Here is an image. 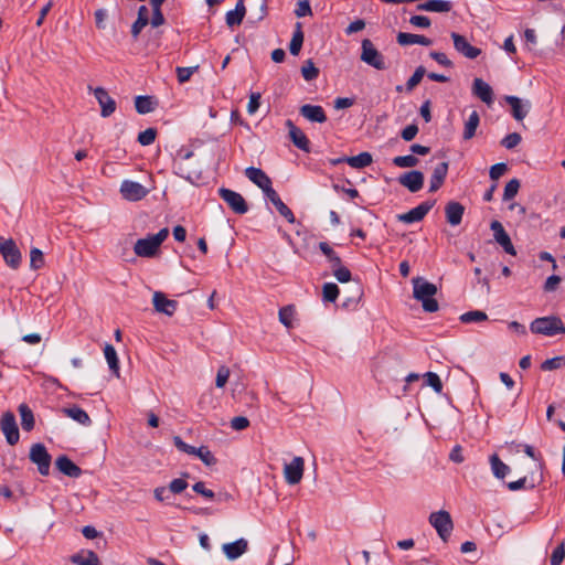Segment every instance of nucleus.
Returning <instances> with one entry per match:
<instances>
[{"label":"nucleus","instance_id":"obj_47","mask_svg":"<svg viewBox=\"0 0 565 565\" xmlns=\"http://www.w3.org/2000/svg\"><path fill=\"white\" fill-rule=\"evenodd\" d=\"M301 75L308 82L313 81L318 77L319 68L316 67L312 60L305 61L303 65L301 66Z\"/></svg>","mask_w":565,"mask_h":565},{"label":"nucleus","instance_id":"obj_22","mask_svg":"<svg viewBox=\"0 0 565 565\" xmlns=\"http://www.w3.org/2000/svg\"><path fill=\"white\" fill-rule=\"evenodd\" d=\"M505 102L511 106V113L515 120L521 121L523 120L531 108V103L525 102L516 96H507Z\"/></svg>","mask_w":565,"mask_h":565},{"label":"nucleus","instance_id":"obj_46","mask_svg":"<svg viewBox=\"0 0 565 565\" xmlns=\"http://www.w3.org/2000/svg\"><path fill=\"white\" fill-rule=\"evenodd\" d=\"M418 162V158L414 154L397 156L393 158V164L398 168H414Z\"/></svg>","mask_w":565,"mask_h":565},{"label":"nucleus","instance_id":"obj_11","mask_svg":"<svg viewBox=\"0 0 565 565\" xmlns=\"http://www.w3.org/2000/svg\"><path fill=\"white\" fill-rule=\"evenodd\" d=\"M398 183L409 192L416 193L424 186V173L419 170H411L398 177Z\"/></svg>","mask_w":565,"mask_h":565},{"label":"nucleus","instance_id":"obj_15","mask_svg":"<svg viewBox=\"0 0 565 565\" xmlns=\"http://www.w3.org/2000/svg\"><path fill=\"white\" fill-rule=\"evenodd\" d=\"M94 95L100 106L102 117L106 118L114 114L116 110V102L104 87L95 88Z\"/></svg>","mask_w":565,"mask_h":565},{"label":"nucleus","instance_id":"obj_28","mask_svg":"<svg viewBox=\"0 0 565 565\" xmlns=\"http://www.w3.org/2000/svg\"><path fill=\"white\" fill-rule=\"evenodd\" d=\"M463 213L465 206L459 202L450 201L445 206L446 220L452 226L461 223Z\"/></svg>","mask_w":565,"mask_h":565},{"label":"nucleus","instance_id":"obj_6","mask_svg":"<svg viewBox=\"0 0 565 565\" xmlns=\"http://www.w3.org/2000/svg\"><path fill=\"white\" fill-rule=\"evenodd\" d=\"M218 195L234 213L239 215L247 213L248 204L241 193L221 188L218 189Z\"/></svg>","mask_w":565,"mask_h":565},{"label":"nucleus","instance_id":"obj_41","mask_svg":"<svg viewBox=\"0 0 565 565\" xmlns=\"http://www.w3.org/2000/svg\"><path fill=\"white\" fill-rule=\"evenodd\" d=\"M135 107L138 114H148L154 110L156 103L150 96H137L135 98Z\"/></svg>","mask_w":565,"mask_h":565},{"label":"nucleus","instance_id":"obj_4","mask_svg":"<svg viewBox=\"0 0 565 565\" xmlns=\"http://www.w3.org/2000/svg\"><path fill=\"white\" fill-rule=\"evenodd\" d=\"M360 60L377 71L387 68L385 56L374 46L370 39L362 40Z\"/></svg>","mask_w":565,"mask_h":565},{"label":"nucleus","instance_id":"obj_61","mask_svg":"<svg viewBox=\"0 0 565 565\" xmlns=\"http://www.w3.org/2000/svg\"><path fill=\"white\" fill-rule=\"evenodd\" d=\"M173 444L182 452H185L188 455H193V456L196 455L198 448L184 443L180 436L173 437Z\"/></svg>","mask_w":565,"mask_h":565},{"label":"nucleus","instance_id":"obj_59","mask_svg":"<svg viewBox=\"0 0 565 565\" xmlns=\"http://www.w3.org/2000/svg\"><path fill=\"white\" fill-rule=\"evenodd\" d=\"M521 140L522 138L520 134L511 132L501 140V146L510 150L515 148L521 142Z\"/></svg>","mask_w":565,"mask_h":565},{"label":"nucleus","instance_id":"obj_62","mask_svg":"<svg viewBox=\"0 0 565 565\" xmlns=\"http://www.w3.org/2000/svg\"><path fill=\"white\" fill-rule=\"evenodd\" d=\"M565 558V544L562 542L551 555V565H561Z\"/></svg>","mask_w":565,"mask_h":565},{"label":"nucleus","instance_id":"obj_13","mask_svg":"<svg viewBox=\"0 0 565 565\" xmlns=\"http://www.w3.org/2000/svg\"><path fill=\"white\" fill-rule=\"evenodd\" d=\"M490 228L493 232L495 242L504 249L507 254L514 256L516 254L515 248L503 225L499 221H492Z\"/></svg>","mask_w":565,"mask_h":565},{"label":"nucleus","instance_id":"obj_21","mask_svg":"<svg viewBox=\"0 0 565 565\" xmlns=\"http://www.w3.org/2000/svg\"><path fill=\"white\" fill-rule=\"evenodd\" d=\"M266 198L274 204L278 213L287 220L288 223L294 224L296 217L292 211L281 201L278 193L271 188L265 193Z\"/></svg>","mask_w":565,"mask_h":565},{"label":"nucleus","instance_id":"obj_50","mask_svg":"<svg viewBox=\"0 0 565 565\" xmlns=\"http://www.w3.org/2000/svg\"><path fill=\"white\" fill-rule=\"evenodd\" d=\"M279 321L286 327V328H291L292 327V319H294V316H295V309H294V306H286V307H282L280 310H279Z\"/></svg>","mask_w":565,"mask_h":565},{"label":"nucleus","instance_id":"obj_10","mask_svg":"<svg viewBox=\"0 0 565 565\" xmlns=\"http://www.w3.org/2000/svg\"><path fill=\"white\" fill-rule=\"evenodd\" d=\"M305 470V460L302 457H295L291 462L284 467V477L288 484H297L301 481Z\"/></svg>","mask_w":565,"mask_h":565},{"label":"nucleus","instance_id":"obj_40","mask_svg":"<svg viewBox=\"0 0 565 565\" xmlns=\"http://www.w3.org/2000/svg\"><path fill=\"white\" fill-rule=\"evenodd\" d=\"M373 162L372 154L370 152H361L358 156L348 157L347 163L355 169H363L369 167Z\"/></svg>","mask_w":565,"mask_h":565},{"label":"nucleus","instance_id":"obj_54","mask_svg":"<svg viewBox=\"0 0 565 565\" xmlns=\"http://www.w3.org/2000/svg\"><path fill=\"white\" fill-rule=\"evenodd\" d=\"M157 137V129L156 128H147L146 130L139 132L138 135V142L141 146H150L154 142Z\"/></svg>","mask_w":565,"mask_h":565},{"label":"nucleus","instance_id":"obj_32","mask_svg":"<svg viewBox=\"0 0 565 565\" xmlns=\"http://www.w3.org/2000/svg\"><path fill=\"white\" fill-rule=\"evenodd\" d=\"M246 7L244 4V0H238L236 6H235V9L232 10V11H228L226 13V24L230 26V28H233L235 25H239L246 14Z\"/></svg>","mask_w":565,"mask_h":565},{"label":"nucleus","instance_id":"obj_56","mask_svg":"<svg viewBox=\"0 0 565 565\" xmlns=\"http://www.w3.org/2000/svg\"><path fill=\"white\" fill-rule=\"evenodd\" d=\"M333 276L339 282H349L352 278L351 271L342 264L332 269Z\"/></svg>","mask_w":565,"mask_h":565},{"label":"nucleus","instance_id":"obj_52","mask_svg":"<svg viewBox=\"0 0 565 565\" xmlns=\"http://www.w3.org/2000/svg\"><path fill=\"white\" fill-rule=\"evenodd\" d=\"M424 379L426 384L430 386L436 393H441L443 382L437 373L427 372L424 374Z\"/></svg>","mask_w":565,"mask_h":565},{"label":"nucleus","instance_id":"obj_23","mask_svg":"<svg viewBox=\"0 0 565 565\" xmlns=\"http://www.w3.org/2000/svg\"><path fill=\"white\" fill-rule=\"evenodd\" d=\"M448 168L449 164L446 161L438 163L434 168L429 181V192H436L443 186L448 173Z\"/></svg>","mask_w":565,"mask_h":565},{"label":"nucleus","instance_id":"obj_30","mask_svg":"<svg viewBox=\"0 0 565 565\" xmlns=\"http://www.w3.org/2000/svg\"><path fill=\"white\" fill-rule=\"evenodd\" d=\"M396 41L399 45H413V44H420L424 46H429L433 44V41L425 35L420 34H413V33H405L399 32L396 36Z\"/></svg>","mask_w":565,"mask_h":565},{"label":"nucleus","instance_id":"obj_39","mask_svg":"<svg viewBox=\"0 0 565 565\" xmlns=\"http://www.w3.org/2000/svg\"><path fill=\"white\" fill-rule=\"evenodd\" d=\"M104 354L109 369L115 376L119 377V361L115 348L111 344H106L104 348Z\"/></svg>","mask_w":565,"mask_h":565},{"label":"nucleus","instance_id":"obj_26","mask_svg":"<svg viewBox=\"0 0 565 565\" xmlns=\"http://www.w3.org/2000/svg\"><path fill=\"white\" fill-rule=\"evenodd\" d=\"M472 94L487 105H491L493 103V90L491 86L481 78L473 79Z\"/></svg>","mask_w":565,"mask_h":565},{"label":"nucleus","instance_id":"obj_17","mask_svg":"<svg viewBox=\"0 0 565 565\" xmlns=\"http://www.w3.org/2000/svg\"><path fill=\"white\" fill-rule=\"evenodd\" d=\"M245 175L259 189L263 190L264 194L268 192L271 186V180L269 177L259 168L248 167L245 169Z\"/></svg>","mask_w":565,"mask_h":565},{"label":"nucleus","instance_id":"obj_16","mask_svg":"<svg viewBox=\"0 0 565 565\" xmlns=\"http://www.w3.org/2000/svg\"><path fill=\"white\" fill-rule=\"evenodd\" d=\"M451 39L454 41V46L456 51L462 54L463 56L473 60L481 54V50L476 46H472L463 35L452 32Z\"/></svg>","mask_w":565,"mask_h":565},{"label":"nucleus","instance_id":"obj_24","mask_svg":"<svg viewBox=\"0 0 565 565\" xmlns=\"http://www.w3.org/2000/svg\"><path fill=\"white\" fill-rule=\"evenodd\" d=\"M299 113L302 117L311 122L322 124L327 121V115L324 109L319 105L306 104L299 108Z\"/></svg>","mask_w":565,"mask_h":565},{"label":"nucleus","instance_id":"obj_48","mask_svg":"<svg viewBox=\"0 0 565 565\" xmlns=\"http://www.w3.org/2000/svg\"><path fill=\"white\" fill-rule=\"evenodd\" d=\"M519 447H522L523 451L536 462L534 472L535 473H537L540 471L542 472L544 462H543V458H542L541 454L535 452L534 448L530 445H519Z\"/></svg>","mask_w":565,"mask_h":565},{"label":"nucleus","instance_id":"obj_18","mask_svg":"<svg viewBox=\"0 0 565 565\" xmlns=\"http://www.w3.org/2000/svg\"><path fill=\"white\" fill-rule=\"evenodd\" d=\"M152 303L157 312L164 313L167 316H172L178 308V302L175 300L168 299L161 291H154Z\"/></svg>","mask_w":565,"mask_h":565},{"label":"nucleus","instance_id":"obj_12","mask_svg":"<svg viewBox=\"0 0 565 565\" xmlns=\"http://www.w3.org/2000/svg\"><path fill=\"white\" fill-rule=\"evenodd\" d=\"M6 264L12 269H17L21 264V252L13 239H6L0 248Z\"/></svg>","mask_w":565,"mask_h":565},{"label":"nucleus","instance_id":"obj_5","mask_svg":"<svg viewBox=\"0 0 565 565\" xmlns=\"http://www.w3.org/2000/svg\"><path fill=\"white\" fill-rule=\"evenodd\" d=\"M429 523L437 531L439 537L446 542L451 534L454 523L449 512L440 510L429 515Z\"/></svg>","mask_w":565,"mask_h":565},{"label":"nucleus","instance_id":"obj_31","mask_svg":"<svg viewBox=\"0 0 565 565\" xmlns=\"http://www.w3.org/2000/svg\"><path fill=\"white\" fill-rule=\"evenodd\" d=\"M62 413L81 425L89 426L92 424V419L88 414L77 405L64 407Z\"/></svg>","mask_w":565,"mask_h":565},{"label":"nucleus","instance_id":"obj_38","mask_svg":"<svg viewBox=\"0 0 565 565\" xmlns=\"http://www.w3.org/2000/svg\"><path fill=\"white\" fill-rule=\"evenodd\" d=\"M295 26L296 28L289 43V52L291 55L297 56L303 43V32L302 24L300 22H297Z\"/></svg>","mask_w":565,"mask_h":565},{"label":"nucleus","instance_id":"obj_63","mask_svg":"<svg viewBox=\"0 0 565 565\" xmlns=\"http://www.w3.org/2000/svg\"><path fill=\"white\" fill-rule=\"evenodd\" d=\"M295 14L298 18H302V17H307V15H312V10H311V7H310V1L309 0H299L298 3H297V8L295 10Z\"/></svg>","mask_w":565,"mask_h":565},{"label":"nucleus","instance_id":"obj_55","mask_svg":"<svg viewBox=\"0 0 565 565\" xmlns=\"http://www.w3.org/2000/svg\"><path fill=\"white\" fill-rule=\"evenodd\" d=\"M520 181L518 179L510 180L504 188L503 201L512 200L519 192Z\"/></svg>","mask_w":565,"mask_h":565},{"label":"nucleus","instance_id":"obj_51","mask_svg":"<svg viewBox=\"0 0 565 565\" xmlns=\"http://www.w3.org/2000/svg\"><path fill=\"white\" fill-rule=\"evenodd\" d=\"M563 366H565V356L564 355L547 359L541 364V369L543 371L558 370V369H562Z\"/></svg>","mask_w":565,"mask_h":565},{"label":"nucleus","instance_id":"obj_34","mask_svg":"<svg viewBox=\"0 0 565 565\" xmlns=\"http://www.w3.org/2000/svg\"><path fill=\"white\" fill-rule=\"evenodd\" d=\"M451 8V2L447 0H429L417 6L418 10L429 12H449Z\"/></svg>","mask_w":565,"mask_h":565},{"label":"nucleus","instance_id":"obj_53","mask_svg":"<svg viewBox=\"0 0 565 565\" xmlns=\"http://www.w3.org/2000/svg\"><path fill=\"white\" fill-rule=\"evenodd\" d=\"M44 265V255L41 249L34 247L30 252V267L34 270L42 268Z\"/></svg>","mask_w":565,"mask_h":565},{"label":"nucleus","instance_id":"obj_43","mask_svg":"<svg viewBox=\"0 0 565 565\" xmlns=\"http://www.w3.org/2000/svg\"><path fill=\"white\" fill-rule=\"evenodd\" d=\"M426 74V68L423 65L416 67L414 74L407 79L405 84V92L412 93L416 86L422 82Z\"/></svg>","mask_w":565,"mask_h":565},{"label":"nucleus","instance_id":"obj_8","mask_svg":"<svg viewBox=\"0 0 565 565\" xmlns=\"http://www.w3.org/2000/svg\"><path fill=\"white\" fill-rule=\"evenodd\" d=\"M0 429L6 437L7 443L10 446H14L19 443L20 433L15 416L12 412H6L0 418Z\"/></svg>","mask_w":565,"mask_h":565},{"label":"nucleus","instance_id":"obj_45","mask_svg":"<svg viewBox=\"0 0 565 565\" xmlns=\"http://www.w3.org/2000/svg\"><path fill=\"white\" fill-rule=\"evenodd\" d=\"M487 319H488L487 313L483 311H480V310L468 311V312L462 313L459 317V320L462 323L481 322V321H486Z\"/></svg>","mask_w":565,"mask_h":565},{"label":"nucleus","instance_id":"obj_36","mask_svg":"<svg viewBox=\"0 0 565 565\" xmlns=\"http://www.w3.org/2000/svg\"><path fill=\"white\" fill-rule=\"evenodd\" d=\"M492 473L498 479H504L510 472V467L505 465L497 454H493L489 458Z\"/></svg>","mask_w":565,"mask_h":565},{"label":"nucleus","instance_id":"obj_42","mask_svg":"<svg viewBox=\"0 0 565 565\" xmlns=\"http://www.w3.org/2000/svg\"><path fill=\"white\" fill-rule=\"evenodd\" d=\"M319 249L330 263L331 270L335 268L338 265L342 264L340 256L333 250V248L327 242H320Z\"/></svg>","mask_w":565,"mask_h":565},{"label":"nucleus","instance_id":"obj_2","mask_svg":"<svg viewBox=\"0 0 565 565\" xmlns=\"http://www.w3.org/2000/svg\"><path fill=\"white\" fill-rule=\"evenodd\" d=\"M169 230L167 227L161 228L154 235H148L145 238H140L135 243L134 252L139 257H153L157 255L160 245L168 237Z\"/></svg>","mask_w":565,"mask_h":565},{"label":"nucleus","instance_id":"obj_58","mask_svg":"<svg viewBox=\"0 0 565 565\" xmlns=\"http://www.w3.org/2000/svg\"><path fill=\"white\" fill-rule=\"evenodd\" d=\"M199 68V66H192V67H177L175 72H177V77H178V81L179 83L183 84L185 82H188L191 76L193 75L194 72H196Z\"/></svg>","mask_w":565,"mask_h":565},{"label":"nucleus","instance_id":"obj_37","mask_svg":"<svg viewBox=\"0 0 565 565\" xmlns=\"http://www.w3.org/2000/svg\"><path fill=\"white\" fill-rule=\"evenodd\" d=\"M480 124V117L477 110H473L465 122L463 139L470 140L475 137L477 128Z\"/></svg>","mask_w":565,"mask_h":565},{"label":"nucleus","instance_id":"obj_60","mask_svg":"<svg viewBox=\"0 0 565 565\" xmlns=\"http://www.w3.org/2000/svg\"><path fill=\"white\" fill-rule=\"evenodd\" d=\"M230 374H231V372L227 366H225V365L220 366L217 370V373H216V379H215L216 387H218V388L224 387L228 381Z\"/></svg>","mask_w":565,"mask_h":565},{"label":"nucleus","instance_id":"obj_19","mask_svg":"<svg viewBox=\"0 0 565 565\" xmlns=\"http://www.w3.org/2000/svg\"><path fill=\"white\" fill-rule=\"evenodd\" d=\"M286 127L288 128L289 137L292 143L302 151H310V142L303 131L298 128L290 119L286 121Z\"/></svg>","mask_w":565,"mask_h":565},{"label":"nucleus","instance_id":"obj_49","mask_svg":"<svg viewBox=\"0 0 565 565\" xmlns=\"http://www.w3.org/2000/svg\"><path fill=\"white\" fill-rule=\"evenodd\" d=\"M339 287L333 282H327L322 287L323 300L334 302L339 296Z\"/></svg>","mask_w":565,"mask_h":565},{"label":"nucleus","instance_id":"obj_57","mask_svg":"<svg viewBox=\"0 0 565 565\" xmlns=\"http://www.w3.org/2000/svg\"><path fill=\"white\" fill-rule=\"evenodd\" d=\"M195 456L199 457L206 466H214L216 463V458L205 446L199 447Z\"/></svg>","mask_w":565,"mask_h":565},{"label":"nucleus","instance_id":"obj_14","mask_svg":"<svg viewBox=\"0 0 565 565\" xmlns=\"http://www.w3.org/2000/svg\"><path fill=\"white\" fill-rule=\"evenodd\" d=\"M120 193L128 201H139L148 194V190L138 182L125 180L120 185Z\"/></svg>","mask_w":565,"mask_h":565},{"label":"nucleus","instance_id":"obj_1","mask_svg":"<svg viewBox=\"0 0 565 565\" xmlns=\"http://www.w3.org/2000/svg\"><path fill=\"white\" fill-rule=\"evenodd\" d=\"M413 282V297L422 302L426 312H436L439 309L438 301L434 298L438 289L436 285L427 281L423 277H415Z\"/></svg>","mask_w":565,"mask_h":565},{"label":"nucleus","instance_id":"obj_7","mask_svg":"<svg viewBox=\"0 0 565 565\" xmlns=\"http://www.w3.org/2000/svg\"><path fill=\"white\" fill-rule=\"evenodd\" d=\"M29 457L38 466V470L42 476L49 475L52 457L43 444L32 445Z\"/></svg>","mask_w":565,"mask_h":565},{"label":"nucleus","instance_id":"obj_9","mask_svg":"<svg viewBox=\"0 0 565 565\" xmlns=\"http://www.w3.org/2000/svg\"><path fill=\"white\" fill-rule=\"evenodd\" d=\"M435 201H425L417 205L416 207L412 209L411 211L398 214L396 216L397 221L405 223V224H412L415 222H420L428 212L434 207Z\"/></svg>","mask_w":565,"mask_h":565},{"label":"nucleus","instance_id":"obj_27","mask_svg":"<svg viewBox=\"0 0 565 565\" xmlns=\"http://www.w3.org/2000/svg\"><path fill=\"white\" fill-rule=\"evenodd\" d=\"M248 543L245 539H238L235 542L225 543L222 550L226 557L234 561L247 552Z\"/></svg>","mask_w":565,"mask_h":565},{"label":"nucleus","instance_id":"obj_35","mask_svg":"<svg viewBox=\"0 0 565 565\" xmlns=\"http://www.w3.org/2000/svg\"><path fill=\"white\" fill-rule=\"evenodd\" d=\"M18 411L21 417V426L23 430L31 431L35 425L32 409L26 404L22 403L19 405Z\"/></svg>","mask_w":565,"mask_h":565},{"label":"nucleus","instance_id":"obj_44","mask_svg":"<svg viewBox=\"0 0 565 565\" xmlns=\"http://www.w3.org/2000/svg\"><path fill=\"white\" fill-rule=\"evenodd\" d=\"M72 562L76 565H100L97 554L93 551H88L86 556L74 555Z\"/></svg>","mask_w":565,"mask_h":565},{"label":"nucleus","instance_id":"obj_64","mask_svg":"<svg viewBox=\"0 0 565 565\" xmlns=\"http://www.w3.org/2000/svg\"><path fill=\"white\" fill-rule=\"evenodd\" d=\"M188 488V482L186 480L182 479V478H178V479H173L170 483H169V491L174 493V494H179L181 493L182 491H184L185 489Z\"/></svg>","mask_w":565,"mask_h":565},{"label":"nucleus","instance_id":"obj_25","mask_svg":"<svg viewBox=\"0 0 565 565\" xmlns=\"http://www.w3.org/2000/svg\"><path fill=\"white\" fill-rule=\"evenodd\" d=\"M267 15V0H248V21L258 23Z\"/></svg>","mask_w":565,"mask_h":565},{"label":"nucleus","instance_id":"obj_29","mask_svg":"<svg viewBox=\"0 0 565 565\" xmlns=\"http://www.w3.org/2000/svg\"><path fill=\"white\" fill-rule=\"evenodd\" d=\"M55 465L56 468L67 477L78 478L82 476V469L65 455L60 456Z\"/></svg>","mask_w":565,"mask_h":565},{"label":"nucleus","instance_id":"obj_3","mask_svg":"<svg viewBox=\"0 0 565 565\" xmlns=\"http://www.w3.org/2000/svg\"><path fill=\"white\" fill-rule=\"evenodd\" d=\"M530 329L533 333L553 337L558 333L565 334V327L561 318L555 316L541 317L532 321Z\"/></svg>","mask_w":565,"mask_h":565},{"label":"nucleus","instance_id":"obj_20","mask_svg":"<svg viewBox=\"0 0 565 565\" xmlns=\"http://www.w3.org/2000/svg\"><path fill=\"white\" fill-rule=\"evenodd\" d=\"M543 472L535 473L534 471L530 477L525 476L516 481H511L508 483V489L511 491H516L520 489H534L536 486L543 482Z\"/></svg>","mask_w":565,"mask_h":565},{"label":"nucleus","instance_id":"obj_33","mask_svg":"<svg viewBox=\"0 0 565 565\" xmlns=\"http://www.w3.org/2000/svg\"><path fill=\"white\" fill-rule=\"evenodd\" d=\"M149 23V10L146 6H141L138 9L137 20L131 25V35L136 40L138 39L142 29Z\"/></svg>","mask_w":565,"mask_h":565}]
</instances>
